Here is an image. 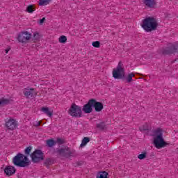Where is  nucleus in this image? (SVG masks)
Instances as JSON below:
<instances>
[{
	"label": "nucleus",
	"mask_w": 178,
	"mask_h": 178,
	"mask_svg": "<svg viewBox=\"0 0 178 178\" xmlns=\"http://www.w3.org/2000/svg\"><path fill=\"white\" fill-rule=\"evenodd\" d=\"M51 0H39L38 5L40 6H47V5H49Z\"/></svg>",
	"instance_id": "22"
},
{
	"label": "nucleus",
	"mask_w": 178,
	"mask_h": 178,
	"mask_svg": "<svg viewBox=\"0 0 178 178\" xmlns=\"http://www.w3.org/2000/svg\"><path fill=\"white\" fill-rule=\"evenodd\" d=\"M96 178H109V173L106 171H99L97 173Z\"/></svg>",
	"instance_id": "15"
},
{
	"label": "nucleus",
	"mask_w": 178,
	"mask_h": 178,
	"mask_svg": "<svg viewBox=\"0 0 178 178\" xmlns=\"http://www.w3.org/2000/svg\"><path fill=\"white\" fill-rule=\"evenodd\" d=\"M13 163L15 166L26 168V166L30 165V160H29L27 156H24L23 154L19 153L13 159Z\"/></svg>",
	"instance_id": "3"
},
{
	"label": "nucleus",
	"mask_w": 178,
	"mask_h": 178,
	"mask_svg": "<svg viewBox=\"0 0 178 178\" xmlns=\"http://www.w3.org/2000/svg\"><path fill=\"white\" fill-rule=\"evenodd\" d=\"M17 40L21 44H27V42L31 40V33L27 31H22L17 35Z\"/></svg>",
	"instance_id": "6"
},
{
	"label": "nucleus",
	"mask_w": 178,
	"mask_h": 178,
	"mask_svg": "<svg viewBox=\"0 0 178 178\" xmlns=\"http://www.w3.org/2000/svg\"><path fill=\"white\" fill-rule=\"evenodd\" d=\"M68 114L72 118H81L83 116L81 106L73 103L68 109Z\"/></svg>",
	"instance_id": "5"
},
{
	"label": "nucleus",
	"mask_w": 178,
	"mask_h": 178,
	"mask_svg": "<svg viewBox=\"0 0 178 178\" xmlns=\"http://www.w3.org/2000/svg\"><path fill=\"white\" fill-rule=\"evenodd\" d=\"M47 144L48 145V147H54V145L56 144L55 140H54L53 139H50L47 140Z\"/></svg>",
	"instance_id": "27"
},
{
	"label": "nucleus",
	"mask_w": 178,
	"mask_h": 178,
	"mask_svg": "<svg viewBox=\"0 0 178 178\" xmlns=\"http://www.w3.org/2000/svg\"><path fill=\"white\" fill-rule=\"evenodd\" d=\"M149 129V124L145 123L143 125L140 127L139 130H140V131H145L146 130H148Z\"/></svg>",
	"instance_id": "25"
},
{
	"label": "nucleus",
	"mask_w": 178,
	"mask_h": 178,
	"mask_svg": "<svg viewBox=\"0 0 178 178\" xmlns=\"http://www.w3.org/2000/svg\"><path fill=\"white\" fill-rule=\"evenodd\" d=\"M9 51H10V47L6 49V50H5L6 54H8Z\"/></svg>",
	"instance_id": "33"
},
{
	"label": "nucleus",
	"mask_w": 178,
	"mask_h": 178,
	"mask_svg": "<svg viewBox=\"0 0 178 178\" xmlns=\"http://www.w3.org/2000/svg\"><path fill=\"white\" fill-rule=\"evenodd\" d=\"M10 102V99L1 98L0 99V106L2 105H6Z\"/></svg>",
	"instance_id": "24"
},
{
	"label": "nucleus",
	"mask_w": 178,
	"mask_h": 178,
	"mask_svg": "<svg viewBox=\"0 0 178 178\" xmlns=\"http://www.w3.org/2000/svg\"><path fill=\"white\" fill-rule=\"evenodd\" d=\"M146 8L149 9H155L156 8V0H143Z\"/></svg>",
	"instance_id": "13"
},
{
	"label": "nucleus",
	"mask_w": 178,
	"mask_h": 178,
	"mask_svg": "<svg viewBox=\"0 0 178 178\" xmlns=\"http://www.w3.org/2000/svg\"><path fill=\"white\" fill-rule=\"evenodd\" d=\"M112 76L115 80L124 79V65H123V63L119 62L117 67L113 69Z\"/></svg>",
	"instance_id": "4"
},
{
	"label": "nucleus",
	"mask_w": 178,
	"mask_h": 178,
	"mask_svg": "<svg viewBox=\"0 0 178 178\" xmlns=\"http://www.w3.org/2000/svg\"><path fill=\"white\" fill-rule=\"evenodd\" d=\"M88 143H90V138L85 137L84 138H83L82 142L80 145L81 148H84V147H86L87 144H88Z\"/></svg>",
	"instance_id": "21"
},
{
	"label": "nucleus",
	"mask_w": 178,
	"mask_h": 178,
	"mask_svg": "<svg viewBox=\"0 0 178 178\" xmlns=\"http://www.w3.org/2000/svg\"><path fill=\"white\" fill-rule=\"evenodd\" d=\"M58 41L59 44H66L67 42V37L65 35H62L58 38Z\"/></svg>",
	"instance_id": "20"
},
{
	"label": "nucleus",
	"mask_w": 178,
	"mask_h": 178,
	"mask_svg": "<svg viewBox=\"0 0 178 178\" xmlns=\"http://www.w3.org/2000/svg\"><path fill=\"white\" fill-rule=\"evenodd\" d=\"M92 99H90L86 104L83 106L82 111L84 113H91L92 112Z\"/></svg>",
	"instance_id": "10"
},
{
	"label": "nucleus",
	"mask_w": 178,
	"mask_h": 178,
	"mask_svg": "<svg viewBox=\"0 0 178 178\" xmlns=\"http://www.w3.org/2000/svg\"><path fill=\"white\" fill-rule=\"evenodd\" d=\"M17 120L13 118H7L5 120V127L8 130H16L17 129Z\"/></svg>",
	"instance_id": "7"
},
{
	"label": "nucleus",
	"mask_w": 178,
	"mask_h": 178,
	"mask_svg": "<svg viewBox=\"0 0 178 178\" xmlns=\"http://www.w3.org/2000/svg\"><path fill=\"white\" fill-rule=\"evenodd\" d=\"M140 26L145 31L149 33L158 29V22L155 18L149 17L143 20Z\"/></svg>",
	"instance_id": "2"
},
{
	"label": "nucleus",
	"mask_w": 178,
	"mask_h": 178,
	"mask_svg": "<svg viewBox=\"0 0 178 178\" xmlns=\"http://www.w3.org/2000/svg\"><path fill=\"white\" fill-rule=\"evenodd\" d=\"M41 40V35L38 32H35L33 34L32 42H40Z\"/></svg>",
	"instance_id": "17"
},
{
	"label": "nucleus",
	"mask_w": 178,
	"mask_h": 178,
	"mask_svg": "<svg viewBox=\"0 0 178 178\" xmlns=\"http://www.w3.org/2000/svg\"><path fill=\"white\" fill-rule=\"evenodd\" d=\"M23 94L26 98H33L37 95V91L34 88H26L23 89Z\"/></svg>",
	"instance_id": "9"
},
{
	"label": "nucleus",
	"mask_w": 178,
	"mask_h": 178,
	"mask_svg": "<svg viewBox=\"0 0 178 178\" xmlns=\"http://www.w3.org/2000/svg\"><path fill=\"white\" fill-rule=\"evenodd\" d=\"M3 170L6 176H12L16 173V168L12 165H6Z\"/></svg>",
	"instance_id": "12"
},
{
	"label": "nucleus",
	"mask_w": 178,
	"mask_h": 178,
	"mask_svg": "<svg viewBox=\"0 0 178 178\" xmlns=\"http://www.w3.org/2000/svg\"><path fill=\"white\" fill-rule=\"evenodd\" d=\"M31 149H33V147L31 146L26 147L24 150L25 154L26 155H29L30 152H31Z\"/></svg>",
	"instance_id": "30"
},
{
	"label": "nucleus",
	"mask_w": 178,
	"mask_h": 178,
	"mask_svg": "<svg viewBox=\"0 0 178 178\" xmlns=\"http://www.w3.org/2000/svg\"><path fill=\"white\" fill-rule=\"evenodd\" d=\"M26 12L28 13H33L35 12V6L34 5H29L26 7Z\"/></svg>",
	"instance_id": "23"
},
{
	"label": "nucleus",
	"mask_w": 178,
	"mask_h": 178,
	"mask_svg": "<svg viewBox=\"0 0 178 178\" xmlns=\"http://www.w3.org/2000/svg\"><path fill=\"white\" fill-rule=\"evenodd\" d=\"M178 47H171L170 49L168 48L163 51V54H165L166 55H169V54H175L176 51H177Z\"/></svg>",
	"instance_id": "16"
},
{
	"label": "nucleus",
	"mask_w": 178,
	"mask_h": 178,
	"mask_svg": "<svg viewBox=\"0 0 178 178\" xmlns=\"http://www.w3.org/2000/svg\"><path fill=\"white\" fill-rule=\"evenodd\" d=\"M92 45L94 48H99L101 47V42L99 41H95L92 42Z\"/></svg>",
	"instance_id": "28"
},
{
	"label": "nucleus",
	"mask_w": 178,
	"mask_h": 178,
	"mask_svg": "<svg viewBox=\"0 0 178 178\" xmlns=\"http://www.w3.org/2000/svg\"><path fill=\"white\" fill-rule=\"evenodd\" d=\"M44 22H45V17L42 18L41 19H40L38 23V24H44Z\"/></svg>",
	"instance_id": "32"
},
{
	"label": "nucleus",
	"mask_w": 178,
	"mask_h": 178,
	"mask_svg": "<svg viewBox=\"0 0 178 178\" xmlns=\"http://www.w3.org/2000/svg\"><path fill=\"white\" fill-rule=\"evenodd\" d=\"M57 144H63V143H65V140L62 139V138H58L57 141H56Z\"/></svg>",
	"instance_id": "31"
},
{
	"label": "nucleus",
	"mask_w": 178,
	"mask_h": 178,
	"mask_svg": "<svg viewBox=\"0 0 178 178\" xmlns=\"http://www.w3.org/2000/svg\"><path fill=\"white\" fill-rule=\"evenodd\" d=\"M96 127L99 130H104L105 129V124L104 122H100L96 124Z\"/></svg>",
	"instance_id": "26"
},
{
	"label": "nucleus",
	"mask_w": 178,
	"mask_h": 178,
	"mask_svg": "<svg viewBox=\"0 0 178 178\" xmlns=\"http://www.w3.org/2000/svg\"><path fill=\"white\" fill-rule=\"evenodd\" d=\"M92 104L95 112H102L104 109V104L97 102L95 99H92Z\"/></svg>",
	"instance_id": "11"
},
{
	"label": "nucleus",
	"mask_w": 178,
	"mask_h": 178,
	"mask_svg": "<svg viewBox=\"0 0 178 178\" xmlns=\"http://www.w3.org/2000/svg\"><path fill=\"white\" fill-rule=\"evenodd\" d=\"M59 155L66 156L69 154V147H65L61 148L60 150L58 151Z\"/></svg>",
	"instance_id": "18"
},
{
	"label": "nucleus",
	"mask_w": 178,
	"mask_h": 178,
	"mask_svg": "<svg viewBox=\"0 0 178 178\" xmlns=\"http://www.w3.org/2000/svg\"><path fill=\"white\" fill-rule=\"evenodd\" d=\"M40 111H42V113H44V115H47L49 118H52L54 115V111L51 110L48 106H42L40 108Z\"/></svg>",
	"instance_id": "14"
},
{
	"label": "nucleus",
	"mask_w": 178,
	"mask_h": 178,
	"mask_svg": "<svg viewBox=\"0 0 178 178\" xmlns=\"http://www.w3.org/2000/svg\"><path fill=\"white\" fill-rule=\"evenodd\" d=\"M134 76H136L135 72H131V73L128 74L127 75V76L125 77V80H126L127 83H131V81H133V77H134Z\"/></svg>",
	"instance_id": "19"
},
{
	"label": "nucleus",
	"mask_w": 178,
	"mask_h": 178,
	"mask_svg": "<svg viewBox=\"0 0 178 178\" xmlns=\"http://www.w3.org/2000/svg\"><path fill=\"white\" fill-rule=\"evenodd\" d=\"M163 133H165V131H163L161 128H157L154 131L153 143L157 149L165 148V147L169 145V143L165 141V139H163Z\"/></svg>",
	"instance_id": "1"
},
{
	"label": "nucleus",
	"mask_w": 178,
	"mask_h": 178,
	"mask_svg": "<svg viewBox=\"0 0 178 178\" xmlns=\"http://www.w3.org/2000/svg\"><path fill=\"white\" fill-rule=\"evenodd\" d=\"M138 159L143 160L147 158V152H143L138 156Z\"/></svg>",
	"instance_id": "29"
},
{
	"label": "nucleus",
	"mask_w": 178,
	"mask_h": 178,
	"mask_svg": "<svg viewBox=\"0 0 178 178\" xmlns=\"http://www.w3.org/2000/svg\"><path fill=\"white\" fill-rule=\"evenodd\" d=\"M49 159H48L47 161H46V163H47L48 165H51V163H49Z\"/></svg>",
	"instance_id": "34"
},
{
	"label": "nucleus",
	"mask_w": 178,
	"mask_h": 178,
	"mask_svg": "<svg viewBox=\"0 0 178 178\" xmlns=\"http://www.w3.org/2000/svg\"><path fill=\"white\" fill-rule=\"evenodd\" d=\"M31 157L32 161L37 163V162L44 160V153L40 149H36L31 154Z\"/></svg>",
	"instance_id": "8"
}]
</instances>
